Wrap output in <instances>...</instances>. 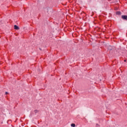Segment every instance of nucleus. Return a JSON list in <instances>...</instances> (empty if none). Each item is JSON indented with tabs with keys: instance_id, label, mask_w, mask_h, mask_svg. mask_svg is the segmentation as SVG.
Returning a JSON list of instances; mask_svg holds the SVG:
<instances>
[{
	"instance_id": "obj_1",
	"label": "nucleus",
	"mask_w": 127,
	"mask_h": 127,
	"mask_svg": "<svg viewBox=\"0 0 127 127\" xmlns=\"http://www.w3.org/2000/svg\"><path fill=\"white\" fill-rule=\"evenodd\" d=\"M122 18L124 20H127V15H122Z\"/></svg>"
},
{
	"instance_id": "obj_2",
	"label": "nucleus",
	"mask_w": 127,
	"mask_h": 127,
	"mask_svg": "<svg viewBox=\"0 0 127 127\" xmlns=\"http://www.w3.org/2000/svg\"><path fill=\"white\" fill-rule=\"evenodd\" d=\"M14 29H16V30H18V29H19V27L18 26H17V25H14Z\"/></svg>"
},
{
	"instance_id": "obj_3",
	"label": "nucleus",
	"mask_w": 127,
	"mask_h": 127,
	"mask_svg": "<svg viewBox=\"0 0 127 127\" xmlns=\"http://www.w3.org/2000/svg\"><path fill=\"white\" fill-rule=\"evenodd\" d=\"M116 14L120 15V14H121V12L120 11H117L116 12Z\"/></svg>"
},
{
	"instance_id": "obj_4",
	"label": "nucleus",
	"mask_w": 127,
	"mask_h": 127,
	"mask_svg": "<svg viewBox=\"0 0 127 127\" xmlns=\"http://www.w3.org/2000/svg\"><path fill=\"white\" fill-rule=\"evenodd\" d=\"M71 127H75V125L74 124H71Z\"/></svg>"
},
{
	"instance_id": "obj_5",
	"label": "nucleus",
	"mask_w": 127,
	"mask_h": 127,
	"mask_svg": "<svg viewBox=\"0 0 127 127\" xmlns=\"http://www.w3.org/2000/svg\"><path fill=\"white\" fill-rule=\"evenodd\" d=\"M38 112V110H35L34 111V113H35V114H37V113Z\"/></svg>"
},
{
	"instance_id": "obj_6",
	"label": "nucleus",
	"mask_w": 127,
	"mask_h": 127,
	"mask_svg": "<svg viewBox=\"0 0 127 127\" xmlns=\"http://www.w3.org/2000/svg\"><path fill=\"white\" fill-rule=\"evenodd\" d=\"M5 95H7V94H8V93H7V92H6L5 93Z\"/></svg>"
},
{
	"instance_id": "obj_7",
	"label": "nucleus",
	"mask_w": 127,
	"mask_h": 127,
	"mask_svg": "<svg viewBox=\"0 0 127 127\" xmlns=\"http://www.w3.org/2000/svg\"><path fill=\"white\" fill-rule=\"evenodd\" d=\"M96 127H99V125L98 124H96Z\"/></svg>"
},
{
	"instance_id": "obj_8",
	"label": "nucleus",
	"mask_w": 127,
	"mask_h": 127,
	"mask_svg": "<svg viewBox=\"0 0 127 127\" xmlns=\"http://www.w3.org/2000/svg\"><path fill=\"white\" fill-rule=\"evenodd\" d=\"M124 62H127V60H124Z\"/></svg>"
}]
</instances>
